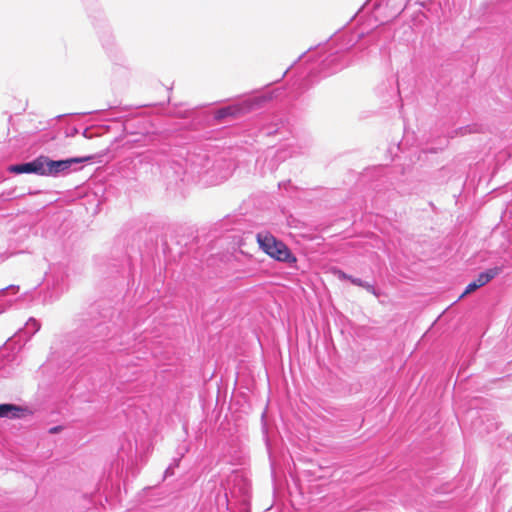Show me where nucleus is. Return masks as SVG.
Wrapping results in <instances>:
<instances>
[{"mask_svg":"<svg viewBox=\"0 0 512 512\" xmlns=\"http://www.w3.org/2000/svg\"><path fill=\"white\" fill-rule=\"evenodd\" d=\"M92 159H93L92 155L84 156V157H75V158H70V159H66V160H58V161L50 160L47 157H43L42 164H43L44 172H42V175H56L59 172L70 168V166L74 163L87 162Z\"/></svg>","mask_w":512,"mask_h":512,"instance_id":"f03ea898","label":"nucleus"},{"mask_svg":"<svg viewBox=\"0 0 512 512\" xmlns=\"http://www.w3.org/2000/svg\"><path fill=\"white\" fill-rule=\"evenodd\" d=\"M350 282L354 285L365 288L368 292L375 293V289L371 284L364 283L361 279L354 278L351 276Z\"/></svg>","mask_w":512,"mask_h":512,"instance_id":"0eeeda50","label":"nucleus"},{"mask_svg":"<svg viewBox=\"0 0 512 512\" xmlns=\"http://www.w3.org/2000/svg\"><path fill=\"white\" fill-rule=\"evenodd\" d=\"M251 109H252V104L250 102H245L242 104H234V105H230V106L218 109L214 114V118L217 121H222L226 118L236 119V118L246 114Z\"/></svg>","mask_w":512,"mask_h":512,"instance_id":"7ed1b4c3","label":"nucleus"},{"mask_svg":"<svg viewBox=\"0 0 512 512\" xmlns=\"http://www.w3.org/2000/svg\"><path fill=\"white\" fill-rule=\"evenodd\" d=\"M256 241L260 249L272 259L289 265H293L297 262V258L290 248L271 233H258L256 235Z\"/></svg>","mask_w":512,"mask_h":512,"instance_id":"f257e3e1","label":"nucleus"},{"mask_svg":"<svg viewBox=\"0 0 512 512\" xmlns=\"http://www.w3.org/2000/svg\"><path fill=\"white\" fill-rule=\"evenodd\" d=\"M333 274L338 278V279H341V280H349L351 279V276L346 274L345 272L341 271V270H338V269H335L333 271Z\"/></svg>","mask_w":512,"mask_h":512,"instance_id":"6e6552de","label":"nucleus"},{"mask_svg":"<svg viewBox=\"0 0 512 512\" xmlns=\"http://www.w3.org/2000/svg\"><path fill=\"white\" fill-rule=\"evenodd\" d=\"M58 430H59V428H58V427H54V428H52V429L50 430V432L54 433V432H57Z\"/></svg>","mask_w":512,"mask_h":512,"instance_id":"1a4fd4ad","label":"nucleus"},{"mask_svg":"<svg viewBox=\"0 0 512 512\" xmlns=\"http://www.w3.org/2000/svg\"><path fill=\"white\" fill-rule=\"evenodd\" d=\"M42 161H43V156L36 158L32 162L13 165L9 168V170L16 174L36 173V174L42 175V172H44Z\"/></svg>","mask_w":512,"mask_h":512,"instance_id":"39448f33","label":"nucleus"},{"mask_svg":"<svg viewBox=\"0 0 512 512\" xmlns=\"http://www.w3.org/2000/svg\"><path fill=\"white\" fill-rule=\"evenodd\" d=\"M28 410L14 404H0V418H21Z\"/></svg>","mask_w":512,"mask_h":512,"instance_id":"423d86ee","label":"nucleus"},{"mask_svg":"<svg viewBox=\"0 0 512 512\" xmlns=\"http://www.w3.org/2000/svg\"><path fill=\"white\" fill-rule=\"evenodd\" d=\"M501 272L499 267L490 268L485 272H482L478 275L477 279L469 283L464 290V292L460 295L459 299L464 298L468 294L476 291L478 288L489 283L494 277H496Z\"/></svg>","mask_w":512,"mask_h":512,"instance_id":"20e7f679","label":"nucleus"}]
</instances>
